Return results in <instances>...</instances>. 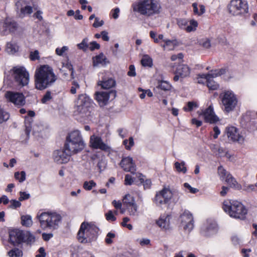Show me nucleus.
I'll return each mask as SVG.
<instances>
[{
	"instance_id": "15",
	"label": "nucleus",
	"mask_w": 257,
	"mask_h": 257,
	"mask_svg": "<svg viewBox=\"0 0 257 257\" xmlns=\"http://www.w3.org/2000/svg\"><path fill=\"white\" fill-rule=\"evenodd\" d=\"M5 95L9 101L16 105L22 106L25 104V98L22 93L7 91Z\"/></svg>"
},
{
	"instance_id": "62",
	"label": "nucleus",
	"mask_w": 257,
	"mask_h": 257,
	"mask_svg": "<svg viewBox=\"0 0 257 257\" xmlns=\"http://www.w3.org/2000/svg\"><path fill=\"white\" fill-rule=\"evenodd\" d=\"M106 219L108 221H113L116 220V217L114 216V215L113 214V212L112 211L109 210L106 214Z\"/></svg>"
},
{
	"instance_id": "44",
	"label": "nucleus",
	"mask_w": 257,
	"mask_h": 257,
	"mask_svg": "<svg viewBox=\"0 0 257 257\" xmlns=\"http://www.w3.org/2000/svg\"><path fill=\"white\" fill-rule=\"evenodd\" d=\"M175 168L178 172H182L185 173L187 171L186 168L185 167V162H182L181 163L176 162L175 163Z\"/></svg>"
},
{
	"instance_id": "51",
	"label": "nucleus",
	"mask_w": 257,
	"mask_h": 257,
	"mask_svg": "<svg viewBox=\"0 0 257 257\" xmlns=\"http://www.w3.org/2000/svg\"><path fill=\"white\" fill-rule=\"evenodd\" d=\"M52 98L51 96V93L50 91H47L45 94L44 95L43 98L41 99V102L43 103H46L48 101L51 100Z\"/></svg>"
},
{
	"instance_id": "49",
	"label": "nucleus",
	"mask_w": 257,
	"mask_h": 257,
	"mask_svg": "<svg viewBox=\"0 0 257 257\" xmlns=\"http://www.w3.org/2000/svg\"><path fill=\"white\" fill-rule=\"evenodd\" d=\"M159 88L164 90H169L171 88V85L166 81H161L159 85Z\"/></svg>"
},
{
	"instance_id": "2",
	"label": "nucleus",
	"mask_w": 257,
	"mask_h": 257,
	"mask_svg": "<svg viewBox=\"0 0 257 257\" xmlns=\"http://www.w3.org/2000/svg\"><path fill=\"white\" fill-rule=\"evenodd\" d=\"M37 218L43 230H56L60 227L62 221V215L55 211L39 212Z\"/></svg>"
},
{
	"instance_id": "63",
	"label": "nucleus",
	"mask_w": 257,
	"mask_h": 257,
	"mask_svg": "<svg viewBox=\"0 0 257 257\" xmlns=\"http://www.w3.org/2000/svg\"><path fill=\"white\" fill-rule=\"evenodd\" d=\"M127 75L131 77H134L136 75L135 67L134 65H131L129 67V70L127 72Z\"/></svg>"
},
{
	"instance_id": "45",
	"label": "nucleus",
	"mask_w": 257,
	"mask_h": 257,
	"mask_svg": "<svg viewBox=\"0 0 257 257\" xmlns=\"http://www.w3.org/2000/svg\"><path fill=\"white\" fill-rule=\"evenodd\" d=\"M123 144L125 146L126 149L130 150L131 147L134 145L133 138L132 137H130L128 140H124L123 142Z\"/></svg>"
},
{
	"instance_id": "52",
	"label": "nucleus",
	"mask_w": 257,
	"mask_h": 257,
	"mask_svg": "<svg viewBox=\"0 0 257 257\" xmlns=\"http://www.w3.org/2000/svg\"><path fill=\"white\" fill-rule=\"evenodd\" d=\"M218 174L220 177H228L230 174L222 166L218 168Z\"/></svg>"
},
{
	"instance_id": "55",
	"label": "nucleus",
	"mask_w": 257,
	"mask_h": 257,
	"mask_svg": "<svg viewBox=\"0 0 257 257\" xmlns=\"http://www.w3.org/2000/svg\"><path fill=\"white\" fill-rule=\"evenodd\" d=\"M115 237V234L112 232H108L105 237V241L107 244H111L112 242V239Z\"/></svg>"
},
{
	"instance_id": "22",
	"label": "nucleus",
	"mask_w": 257,
	"mask_h": 257,
	"mask_svg": "<svg viewBox=\"0 0 257 257\" xmlns=\"http://www.w3.org/2000/svg\"><path fill=\"white\" fill-rule=\"evenodd\" d=\"M90 146L94 149H100L102 151H108L109 149V147L103 142L100 137L95 135L90 137Z\"/></svg>"
},
{
	"instance_id": "33",
	"label": "nucleus",
	"mask_w": 257,
	"mask_h": 257,
	"mask_svg": "<svg viewBox=\"0 0 257 257\" xmlns=\"http://www.w3.org/2000/svg\"><path fill=\"white\" fill-rule=\"evenodd\" d=\"M115 82L112 79L109 78L106 80L99 81L98 82V85L101 86L103 89H109L115 85Z\"/></svg>"
},
{
	"instance_id": "38",
	"label": "nucleus",
	"mask_w": 257,
	"mask_h": 257,
	"mask_svg": "<svg viewBox=\"0 0 257 257\" xmlns=\"http://www.w3.org/2000/svg\"><path fill=\"white\" fill-rule=\"evenodd\" d=\"M10 118V114L0 106V124L6 122Z\"/></svg>"
},
{
	"instance_id": "13",
	"label": "nucleus",
	"mask_w": 257,
	"mask_h": 257,
	"mask_svg": "<svg viewBox=\"0 0 257 257\" xmlns=\"http://www.w3.org/2000/svg\"><path fill=\"white\" fill-rule=\"evenodd\" d=\"M9 242L14 245H18L24 241V232L18 228L9 230Z\"/></svg>"
},
{
	"instance_id": "57",
	"label": "nucleus",
	"mask_w": 257,
	"mask_h": 257,
	"mask_svg": "<svg viewBox=\"0 0 257 257\" xmlns=\"http://www.w3.org/2000/svg\"><path fill=\"white\" fill-rule=\"evenodd\" d=\"M130 221V218L126 217L123 218L121 225L123 227L127 228L129 230H131L133 229V226L131 224H127V222Z\"/></svg>"
},
{
	"instance_id": "3",
	"label": "nucleus",
	"mask_w": 257,
	"mask_h": 257,
	"mask_svg": "<svg viewBox=\"0 0 257 257\" xmlns=\"http://www.w3.org/2000/svg\"><path fill=\"white\" fill-rule=\"evenodd\" d=\"M133 12L145 17H151L160 12L161 5L157 0H137L132 5Z\"/></svg>"
},
{
	"instance_id": "12",
	"label": "nucleus",
	"mask_w": 257,
	"mask_h": 257,
	"mask_svg": "<svg viewBox=\"0 0 257 257\" xmlns=\"http://www.w3.org/2000/svg\"><path fill=\"white\" fill-rule=\"evenodd\" d=\"M116 96V92L110 90L107 91H97L95 93V99L98 103L100 106L106 105L110 98L114 99Z\"/></svg>"
},
{
	"instance_id": "7",
	"label": "nucleus",
	"mask_w": 257,
	"mask_h": 257,
	"mask_svg": "<svg viewBox=\"0 0 257 257\" xmlns=\"http://www.w3.org/2000/svg\"><path fill=\"white\" fill-rule=\"evenodd\" d=\"M91 99L86 94L79 95L75 102V114L82 118L88 116L90 113Z\"/></svg>"
},
{
	"instance_id": "58",
	"label": "nucleus",
	"mask_w": 257,
	"mask_h": 257,
	"mask_svg": "<svg viewBox=\"0 0 257 257\" xmlns=\"http://www.w3.org/2000/svg\"><path fill=\"white\" fill-rule=\"evenodd\" d=\"M137 241L139 243V244L142 246L150 245L151 243L150 240L149 238H147L139 239L137 240Z\"/></svg>"
},
{
	"instance_id": "40",
	"label": "nucleus",
	"mask_w": 257,
	"mask_h": 257,
	"mask_svg": "<svg viewBox=\"0 0 257 257\" xmlns=\"http://www.w3.org/2000/svg\"><path fill=\"white\" fill-rule=\"evenodd\" d=\"M8 254L10 257H22L23 252L19 248H14L8 252Z\"/></svg>"
},
{
	"instance_id": "61",
	"label": "nucleus",
	"mask_w": 257,
	"mask_h": 257,
	"mask_svg": "<svg viewBox=\"0 0 257 257\" xmlns=\"http://www.w3.org/2000/svg\"><path fill=\"white\" fill-rule=\"evenodd\" d=\"M21 201H18L16 200H12L10 201L11 207L13 209H16L18 207H20L21 205L20 202Z\"/></svg>"
},
{
	"instance_id": "18",
	"label": "nucleus",
	"mask_w": 257,
	"mask_h": 257,
	"mask_svg": "<svg viewBox=\"0 0 257 257\" xmlns=\"http://www.w3.org/2000/svg\"><path fill=\"white\" fill-rule=\"evenodd\" d=\"M226 133L229 141L237 142L242 144L244 142L243 137L239 134L238 130L234 126H229L226 128Z\"/></svg>"
},
{
	"instance_id": "34",
	"label": "nucleus",
	"mask_w": 257,
	"mask_h": 257,
	"mask_svg": "<svg viewBox=\"0 0 257 257\" xmlns=\"http://www.w3.org/2000/svg\"><path fill=\"white\" fill-rule=\"evenodd\" d=\"M225 182L229 187L234 188L236 189L241 188V186L235 178H225Z\"/></svg>"
},
{
	"instance_id": "39",
	"label": "nucleus",
	"mask_w": 257,
	"mask_h": 257,
	"mask_svg": "<svg viewBox=\"0 0 257 257\" xmlns=\"http://www.w3.org/2000/svg\"><path fill=\"white\" fill-rule=\"evenodd\" d=\"M125 206L130 215L135 216L136 215L138 210V206L135 202L131 203L130 205L129 204Z\"/></svg>"
},
{
	"instance_id": "11",
	"label": "nucleus",
	"mask_w": 257,
	"mask_h": 257,
	"mask_svg": "<svg viewBox=\"0 0 257 257\" xmlns=\"http://www.w3.org/2000/svg\"><path fill=\"white\" fill-rule=\"evenodd\" d=\"M179 220L181 226L184 229L188 232H190L193 228V218L191 212L184 210L181 213Z\"/></svg>"
},
{
	"instance_id": "4",
	"label": "nucleus",
	"mask_w": 257,
	"mask_h": 257,
	"mask_svg": "<svg viewBox=\"0 0 257 257\" xmlns=\"http://www.w3.org/2000/svg\"><path fill=\"white\" fill-rule=\"evenodd\" d=\"M222 208L230 217L237 219H245L247 213V209L242 203L236 200H224Z\"/></svg>"
},
{
	"instance_id": "21",
	"label": "nucleus",
	"mask_w": 257,
	"mask_h": 257,
	"mask_svg": "<svg viewBox=\"0 0 257 257\" xmlns=\"http://www.w3.org/2000/svg\"><path fill=\"white\" fill-rule=\"evenodd\" d=\"M85 147V145L73 143L68 141H66L64 148L66 152L71 156L81 151Z\"/></svg>"
},
{
	"instance_id": "46",
	"label": "nucleus",
	"mask_w": 257,
	"mask_h": 257,
	"mask_svg": "<svg viewBox=\"0 0 257 257\" xmlns=\"http://www.w3.org/2000/svg\"><path fill=\"white\" fill-rule=\"evenodd\" d=\"M198 107L197 103L193 101L188 102L187 103V106L184 107L183 109L185 111H192L194 108H196Z\"/></svg>"
},
{
	"instance_id": "26",
	"label": "nucleus",
	"mask_w": 257,
	"mask_h": 257,
	"mask_svg": "<svg viewBox=\"0 0 257 257\" xmlns=\"http://www.w3.org/2000/svg\"><path fill=\"white\" fill-rule=\"evenodd\" d=\"M205 120L209 123H215L218 120V117L215 114L213 108L210 106L203 112Z\"/></svg>"
},
{
	"instance_id": "27",
	"label": "nucleus",
	"mask_w": 257,
	"mask_h": 257,
	"mask_svg": "<svg viewBox=\"0 0 257 257\" xmlns=\"http://www.w3.org/2000/svg\"><path fill=\"white\" fill-rule=\"evenodd\" d=\"M66 140L85 145V143L82 138L80 133L78 130L71 132L67 137Z\"/></svg>"
},
{
	"instance_id": "14",
	"label": "nucleus",
	"mask_w": 257,
	"mask_h": 257,
	"mask_svg": "<svg viewBox=\"0 0 257 257\" xmlns=\"http://www.w3.org/2000/svg\"><path fill=\"white\" fill-rule=\"evenodd\" d=\"M17 11L20 17L23 18L26 15L33 13V8L27 1L19 0L16 3Z\"/></svg>"
},
{
	"instance_id": "16",
	"label": "nucleus",
	"mask_w": 257,
	"mask_h": 257,
	"mask_svg": "<svg viewBox=\"0 0 257 257\" xmlns=\"http://www.w3.org/2000/svg\"><path fill=\"white\" fill-rule=\"evenodd\" d=\"M125 185H143L145 189H149L152 185V181L150 179L148 178H125L124 180Z\"/></svg>"
},
{
	"instance_id": "29",
	"label": "nucleus",
	"mask_w": 257,
	"mask_h": 257,
	"mask_svg": "<svg viewBox=\"0 0 257 257\" xmlns=\"http://www.w3.org/2000/svg\"><path fill=\"white\" fill-rule=\"evenodd\" d=\"M4 28L5 30H8L10 32H14L17 29L18 25L17 23L10 18H7L4 24Z\"/></svg>"
},
{
	"instance_id": "60",
	"label": "nucleus",
	"mask_w": 257,
	"mask_h": 257,
	"mask_svg": "<svg viewBox=\"0 0 257 257\" xmlns=\"http://www.w3.org/2000/svg\"><path fill=\"white\" fill-rule=\"evenodd\" d=\"M68 50L67 46H63L61 48H57L56 49V53L59 56H62L64 53Z\"/></svg>"
},
{
	"instance_id": "36",
	"label": "nucleus",
	"mask_w": 257,
	"mask_h": 257,
	"mask_svg": "<svg viewBox=\"0 0 257 257\" xmlns=\"http://www.w3.org/2000/svg\"><path fill=\"white\" fill-rule=\"evenodd\" d=\"M21 223L26 227H30L33 224L32 216L30 215H24L21 216Z\"/></svg>"
},
{
	"instance_id": "19",
	"label": "nucleus",
	"mask_w": 257,
	"mask_h": 257,
	"mask_svg": "<svg viewBox=\"0 0 257 257\" xmlns=\"http://www.w3.org/2000/svg\"><path fill=\"white\" fill-rule=\"evenodd\" d=\"M174 74H179L181 78H183L188 76L190 73V69L189 67L186 64L183 63H174L171 65Z\"/></svg>"
},
{
	"instance_id": "37",
	"label": "nucleus",
	"mask_w": 257,
	"mask_h": 257,
	"mask_svg": "<svg viewBox=\"0 0 257 257\" xmlns=\"http://www.w3.org/2000/svg\"><path fill=\"white\" fill-rule=\"evenodd\" d=\"M24 241L28 244H31L34 243L36 238L33 234L30 231L24 232Z\"/></svg>"
},
{
	"instance_id": "8",
	"label": "nucleus",
	"mask_w": 257,
	"mask_h": 257,
	"mask_svg": "<svg viewBox=\"0 0 257 257\" xmlns=\"http://www.w3.org/2000/svg\"><path fill=\"white\" fill-rule=\"evenodd\" d=\"M223 110L227 113L233 111L237 105L236 95L230 90L225 91L220 95Z\"/></svg>"
},
{
	"instance_id": "32",
	"label": "nucleus",
	"mask_w": 257,
	"mask_h": 257,
	"mask_svg": "<svg viewBox=\"0 0 257 257\" xmlns=\"http://www.w3.org/2000/svg\"><path fill=\"white\" fill-rule=\"evenodd\" d=\"M163 41L165 42V44L161 45V46L164 48V50L166 49L168 50H172L179 45L178 42L176 40H170L166 39Z\"/></svg>"
},
{
	"instance_id": "20",
	"label": "nucleus",
	"mask_w": 257,
	"mask_h": 257,
	"mask_svg": "<svg viewBox=\"0 0 257 257\" xmlns=\"http://www.w3.org/2000/svg\"><path fill=\"white\" fill-rule=\"evenodd\" d=\"M171 216L168 214L161 215L156 220V223L161 229L167 231L171 228Z\"/></svg>"
},
{
	"instance_id": "28",
	"label": "nucleus",
	"mask_w": 257,
	"mask_h": 257,
	"mask_svg": "<svg viewBox=\"0 0 257 257\" xmlns=\"http://www.w3.org/2000/svg\"><path fill=\"white\" fill-rule=\"evenodd\" d=\"M35 113L33 111H29L28 112L29 116L25 117V132L27 138L29 137L30 133L31 131L33 122V119L31 117L35 115Z\"/></svg>"
},
{
	"instance_id": "42",
	"label": "nucleus",
	"mask_w": 257,
	"mask_h": 257,
	"mask_svg": "<svg viewBox=\"0 0 257 257\" xmlns=\"http://www.w3.org/2000/svg\"><path fill=\"white\" fill-rule=\"evenodd\" d=\"M141 63L144 66L151 67L152 65V60L149 56L145 55L141 60Z\"/></svg>"
},
{
	"instance_id": "56",
	"label": "nucleus",
	"mask_w": 257,
	"mask_h": 257,
	"mask_svg": "<svg viewBox=\"0 0 257 257\" xmlns=\"http://www.w3.org/2000/svg\"><path fill=\"white\" fill-rule=\"evenodd\" d=\"M30 58L32 61L39 60L40 59L39 51L38 50H35L34 52H31L30 54Z\"/></svg>"
},
{
	"instance_id": "10",
	"label": "nucleus",
	"mask_w": 257,
	"mask_h": 257,
	"mask_svg": "<svg viewBox=\"0 0 257 257\" xmlns=\"http://www.w3.org/2000/svg\"><path fill=\"white\" fill-rule=\"evenodd\" d=\"M247 2L244 0H231L228 6L229 13L232 15H239L248 12Z\"/></svg>"
},
{
	"instance_id": "31",
	"label": "nucleus",
	"mask_w": 257,
	"mask_h": 257,
	"mask_svg": "<svg viewBox=\"0 0 257 257\" xmlns=\"http://www.w3.org/2000/svg\"><path fill=\"white\" fill-rule=\"evenodd\" d=\"M19 47L14 42H8L6 44V51L9 54L13 55L19 51Z\"/></svg>"
},
{
	"instance_id": "35",
	"label": "nucleus",
	"mask_w": 257,
	"mask_h": 257,
	"mask_svg": "<svg viewBox=\"0 0 257 257\" xmlns=\"http://www.w3.org/2000/svg\"><path fill=\"white\" fill-rule=\"evenodd\" d=\"M217 224L214 222H207L206 224L204 225L203 230L207 235L209 234L210 233L213 232L216 230Z\"/></svg>"
},
{
	"instance_id": "50",
	"label": "nucleus",
	"mask_w": 257,
	"mask_h": 257,
	"mask_svg": "<svg viewBox=\"0 0 257 257\" xmlns=\"http://www.w3.org/2000/svg\"><path fill=\"white\" fill-rule=\"evenodd\" d=\"M96 184L93 181H85L84 183L83 187L86 190H90Z\"/></svg>"
},
{
	"instance_id": "64",
	"label": "nucleus",
	"mask_w": 257,
	"mask_h": 257,
	"mask_svg": "<svg viewBox=\"0 0 257 257\" xmlns=\"http://www.w3.org/2000/svg\"><path fill=\"white\" fill-rule=\"evenodd\" d=\"M251 252L250 248H243L241 250V253L243 257H249Z\"/></svg>"
},
{
	"instance_id": "1",
	"label": "nucleus",
	"mask_w": 257,
	"mask_h": 257,
	"mask_svg": "<svg viewBox=\"0 0 257 257\" xmlns=\"http://www.w3.org/2000/svg\"><path fill=\"white\" fill-rule=\"evenodd\" d=\"M35 87L40 90L52 86L57 79L52 67L48 65L41 66L35 74Z\"/></svg>"
},
{
	"instance_id": "23",
	"label": "nucleus",
	"mask_w": 257,
	"mask_h": 257,
	"mask_svg": "<svg viewBox=\"0 0 257 257\" xmlns=\"http://www.w3.org/2000/svg\"><path fill=\"white\" fill-rule=\"evenodd\" d=\"M119 165L125 172H130L133 174L135 171V164L132 157H127L123 158Z\"/></svg>"
},
{
	"instance_id": "24",
	"label": "nucleus",
	"mask_w": 257,
	"mask_h": 257,
	"mask_svg": "<svg viewBox=\"0 0 257 257\" xmlns=\"http://www.w3.org/2000/svg\"><path fill=\"white\" fill-rule=\"evenodd\" d=\"M177 24L180 28L188 32L195 30L197 26V22L194 20L188 21L185 19H180L178 20Z\"/></svg>"
},
{
	"instance_id": "25",
	"label": "nucleus",
	"mask_w": 257,
	"mask_h": 257,
	"mask_svg": "<svg viewBox=\"0 0 257 257\" xmlns=\"http://www.w3.org/2000/svg\"><path fill=\"white\" fill-rule=\"evenodd\" d=\"M210 148L217 157L221 158L225 156L229 159L231 158V155L228 154V151L223 147L215 144H211Z\"/></svg>"
},
{
	"instance_id": "47",
	"label": "nucleus",
	"mask_w": 257,
	"mask_h": 257,
	"mask_svg": "<svg viewBox=\"0 0 257 257\" xmlns=\"http://www.w3.org/2000/svg\"><path fill=\"white\" fill-rule=\"evenodd\" d=\"M106 166V162L104 159H101L97 163V167L100 172L104 170Z\"/></svg>"
},
{
	"instance_id": "54",
	"label": "nucleus",
	"mask_w": 257,
	"mask_h": 257,
	"mask_svg": "<svg viewBox=\"0 0 257 257\" xmlns=\"http://www.w3.org/2000/svg\"><path fill=\"white\" fill-rule=\"evenodd\" d=\"M72 85V86L70 89V92L74 94L76 93V90L80 88V85L76 81H73Z\"/></svg>"
},
{
	"instance_id": "30",
	"label": "nucleus",
	"mask_w": 257,
	"mask_h": 257,
	"mask_svg": "<svg viewBox=\"0 0 257 257\" xmlns=\"http://www.w3.org/2000/svg\"><path fill=\"white\" fill-rule=\"evenodd\" d=\"M93 66L96 67L99 65H104L106 63V57L103 53H100L99 55L93 57Z\"/></svg>"
},
{
	"instance_id": "17",
	"label": "nucleus",
	"mask_w": 257,
	"mask_h": 257,
	"mask_svg": "<svg viewBox=\"0 0 257 257\" xmlns=\"http://www.w3.org/2000/svg\"><path fill=\"white\" fill-rule=\"evenodd\" d=\"M71 155L66 152L65 148L56 150L53 153L54 161L58 164H65L69 162Z\"/></svg>"
},
{
	"instance_id": "9",
	"label": "nucleus",
	"mask_w": 257,
	"mask_h": 257,
	"mask_svg": "<svg viewBox=\"0 0 257 257\" xmlns=\"http://www.w3.org/2000/svg\"><path fill=\"white\" fill-rule=\"evenodd\" d=\"M12 71V77L17 86L22 87L29 83V73L25 67L21 66L14 67Z\"/></svg>"
},
{
	"instance_id": "53",
	"label": "nucleus",
	"mask_w": 257,
	"mask_h": 257,
	"mask_svg": "<svg viewBox=\"0 0 257 257\" xmlns=\"http://www.w3.org/2000/svg\"><path fill=\"white\" fill-rule=\"evenodd\" d=\"M88 39L87 38L84 39L81 43L77 45L78 47L80 49L85 50L88 47L87 45Z\"/></svg>"
},
{
	"instance_id": "43",
	"label": "nucleus",
	"mask_w": 257,
	"mask_h": 257,
	"mask_svg": "<svg viewBox=\"0 0 257 257\" xmlns=\"http://www.w3.org/2000/svg\"><path fill=\"white\" fill-rule=\"evenodd\" d=\"M135 199L134 197L130 194H126L123 197L122 200V202L124 205L126 206L128 205H130L131 203L135 202Z\"/></svg>"
},
{
	"instance_id": "48",
	"label": "nucleus",
	"mask_w": 257,
	"mask_h": 257,
	"mask_svg": "<svg viewBox=\"0 0 257 257\" xmlns=\"http://www.w3.org/2000/svg\"><path fill=\"white\" fill-rule=\"evenodd\" d=\"M257 189V182L255 184V185L250 184V185H245L244 186V190L248 192H250L252 191H255Z\"/></svg>"
},
{
	"instance_id": "41",
	"label": "nucleus",
	"mask_w": 257,
	"mask_h": 257,
	"mask_svg": "<svg viewBox=\"0 0 257 257\" xmlns=\"http://www.w3.org/2000/svg\"><path fill=\"white\" fill-rule=\"evenodd\" d=\"M207 86L210 90H216L219 87L218 84L210 78H208Z\"/></svg>"
},
{
	"instance_id": "6",
	"label": "nucleus",
	"mask_w": 257,
	"mask_h": 257,
	"mask_svg": "<svg viewBox=\"0 0 257 257\" xmlns=\"http://www.w3.org/2000/svg\"><path fill=\"white\" fill-rule=\"evenodd\" d=\"M98 230L94 224L84 222L81 223L78 231V239L82 243L90 242L95 239Z\"/></svg>"
},
{
	"instance_id": "5",
	"label": "nucleus",
	"mask_w": 257,
	"mask_h": 257,
	"mask_svg": "<svg viewBox=\"0 0 257 257\" xmlns=\"http://www.w3.org/2000/svg\"><path fill=\"white\" fill-rule=\"evenodd\" d=\"M181 194L178 191H171L168 187H164L162 190L156 192L154 199V202L159 207L169 204L172 201L176 203L179 200Z\"/></svg>"
},
{
	"instance_id": "59",
	"label": "nucleus",
	"mask_w": 257,
	"mask_h": 257,
	"mask_svg": "<svg viewBox=\"0 0 257 257\" xmlns=\"http://www.w3.org/2000/svg\"><path fill=\"white\" fill-rule=\"evenodd\" d=\"M43 130V126L41 124H35L33 126V132L34 134L39 133Z\"/></svg>"
}]
</instances>
